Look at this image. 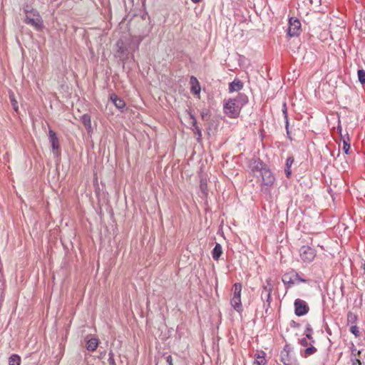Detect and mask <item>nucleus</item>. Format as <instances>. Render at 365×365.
Here are the masks:
<instances>
[{"instance_id": "1", "label": "nucleus", "mask_w": 365, "mask_h": 365, "mask_svg": "<svg viewBox=\"0 0 365 365\" xmlns=\"http://www.w3.org/2000/svg\"><path fill=\"white\" fill-rule=\"evenodd\" d=\"M25 12L24 22L32 26L36 31H41L43 29V21L38 12L36 10L29 11L27 9H25Z\"/></svg>"}, {"instance_id": "2", "label": "nucleus", "mask_w": 365, "mask_h": 365, "mask_svg": "<svg viewBox=\"0 0 365 365\" xmlns=\"http://www.w3.org/2000/svg\"><path fill=\"white\" fill-rule=\"evenodd\" d=\"M282 280L284 284L288 285V288L291 287L293 284L299 282H307L308 280L300 277L298 273L294 269H291L286 272L282 278Z\"/></svg>"}, {"instance_id": "3", "label": "nucleus", "mask_w": 365, "mask_h": 365, "mask_svg": "<svg viewBox=\"0 0 365 365\" xmlns=\"http://www.w3.org/2000/svg\"><path fill=\"white\" fill-rule=\"evenodd\" d=\"M241 291V284L235 283L233 286V297L231 299V304L233 307V308L237 312H240L242 307Z\"/></svg>"}, {"instance_id": "4", "label": "nucleus", "mask_w": 365, "mask_h": 365, "mask_svg": "<svg viewBox=\"0 0 365 365\" xmlns=\"http://www.w3.org/2000/svg\"><path fill=\"white\" fill-rule=\"evenodd\" d=\"M224 109L225 113L231 117V118H236L238 116L240 111L241 110V108L239 107V105H237L232 99H229L225 104H224Z\"/></svg>"}, {"instance_id": "5", "label": "nucleus", "mask_w": 365, "mask_h": 365, "mask_svg": "<svg viewBox=\"0 0 365 365\" xmlns=\"http://www.w3.org/2000/svg\"><path fill=\"white\" fill-rule=\"evenodd\" d=\"M299 255L302 260L305 263L311 262L316 256L314 250L309 246H302L299 250Z\"/></svg>"}, {"instance_id": "6", "label": "nucleus", "mask_w": 365, "mask_h": 365, "mask_svg": "<svg viewBox=\"0 0 365 365\" xmlns=\"http://www.w3.org/2000/svg\"><path fill=\"white\" fill-rule=\"evenodd\" d=\"M294 312L297 316L305 315L309 312V307L307 302L302 299H297L294 301Z\"/></svg>"}, {"instance_id": "7", "label": "nucleus", "mask_w": 365, "mask_h": 365, "mask_svg": "<svg viewBox=\"0 0 365 365\" xmlns=\"http://www.w3.org/2000/svg\"><path fill=\"white\" fill-rule=\"evenodd\" d=\"M300 27V21L297 19L293 17L290 18L289 21L288 35L292 37L298 36Z\"/></svg>"}, {"instance_id": "8", "label": "nucleus", "mask_w": 365, "mask_h": 365, "mask_svg": "<svg viewBox=\"0 0 365 365\" xmlns=\"http://www.w3.org/2000/svg\"><path fill=\"white\" fill-rule=\"evenodd\" d=\"M260 174L262 176V182L264 185L271 186L275 181V178L272 172L267 168H262L260 170Z\"/></svg>"}, {"instance_id": "9", "label": "nucleus", "mask_w": 365, "mask_h": 365, "mask_svg": "<svg viewBox=\"0 0 365 365\" xmlns=\"http://www.w3.org/2000/svg\"><path fill=\"white\" fill-rule=\"evenodd\" d=\"M116 46L118 47L117 53L119 58L122 60L127 58L130 53L128 46L122 39H120L117 41Z\"/></svg>"}, {"instance_id": "10", "label": "nucleus", "mask_w": 365, "mask_h": 365, "mask_svg": "<svg viewBox=\"0 0 365 365\" xmlns=\"http://www.w3.org/2000/svg\"><path fill=\"white\" fill-rule=\"evenodd\" d=\"M48 136L53 151H57L59 149V141L56 133L53 130H50L48 132Z\"/></svg>"}, {"instance_id": "11", "label": "nucleus", "mask_w": 365, "mask_h": 365, "mask_svg": "<svg viewBox=\"0 0 365 365\" xmlns=\"http://www.w3.org/2000/svg\"><path fill=\"white\" fill-rule=\"evenodd\" d=\"M110 100L113 102V103L115 105V106L118 109H123L125 106V103L123 99L120 98L115 94H112L110 96Z\"/></svg>"}, {"instance_id": "12", "label": "nucleus", "mask_w": 365, "mask_h": 365, "mask_svg": "<svg viewBox=\"0 0 365 365\" xmlns=\"http://www.w3.org/2000/svg\"><path fill=\"white\" fill-rule=\"evenodd\" d=\"M191 91L194 94H199L200 92V86L197 79L195 76L190 78Z\"/></svg>"}, {"instance_id": "13", "label": "nucleus", "mask_w": 365, "mask_h": 365, "mask_svg": "<svg viewBox=\"0 0 365 365\" xmlns=\"http://www.w3.org/2000/svg\"><path fill=\"white\" fill-rule=\"evenodd\" d=\"M242 108L248 102V97L244 93H239L237 98L232 99Z\"/></svg>"}, {"instance_id": "14", "label": "nucleus", "mask_w": 365, "mask_h": 365, "mask_svg": "<svg viewBox=\"0 0 365 365\" xmlns=\"http://www.w3.org/2000/svg\"><path fill=\"white\" fill-rule=\"evenodd\" d=\"M141 41L140 38H133L130 39V41L129 43L128 46V50L130 51V53H132L135 51H136L138 48L139 44Z\"/></svg>"}, {"instance_id": "15", "label": "nucleus", "mask_w": 365, "mask_h": 365, "mask_svg": "<svg viewBox=\"0 0 365 365\" xmlns=\"http://www.w3.org/2000/svg\"><path fill=\"white\" fill-rule=\"evenodd\" d=\"M242 88V83L238 79L234 80L229 85V90L230 92L238 91L241 90Z\"/></svg>"}, {"instance_id": "16", "label": "nucleus", "mask_w": 365, "mask_h": 365, "mask_svg": "<svg viewBox=\"0 0 365 365\" xmlns=\"http://www.w3.org/2000/svg\"><path fill=\"white\" fill-rule=\"evenodd\" d=\"M222 253V246L219 243H216L215 247L212 250V255L215 260H217Z\"/></svg>"}, {"instance_id": "17", "label": "nucleus", "mask_w": 365, "mask_h": 365, "mask_svg": "<svg viewBox=\"0 0 365 365\" xmlns=\"http://www.w3.org/2000/svg\"><path fill=\"white\" fill-rule=\"evenodd\" d=\"M98 341L96 338H92L87 341L86 348L88 351H93L96 349Z\"/></svg>"}, {"instance_id": "18", "label": "nucleus", "mask_w": 365, "mask_h": 365, "mask_svg": "<svg viewBox=\"0 0 365 365\" xmlns=\"http://www.w3.org/2000/svg\"><path fill=\"white\" fill-rule=\"evenodd\" d=\"M289 346L287 345H286L284 349L281 351V359L284 364H287V363L289 362Z\"/></svg>"}, {"instance_id": "19", "label": "nucleus", "mask_w": 365, "mask_h": 365, "mask_svg": "<svg viewBox=\"0 0 365 365\" xmlns=\"http://www.w3.org/2000/svg\"><path fill=\"white\" fill-rule=\"evenodd\" d=\"M81 121L86 128H91V116L88 114H84L81 116Z\"/></svg>"}, {"instance_id": "20", "label": "nucleus", "mask_w": 365, "mask_h": 365, "mask_svg": "<svg viewBox=\"0 0 365 365\" xmlns=\"http://www.w3.org/2000/svg\"><path fill=\"white\" fill-rule=\"evenodd\" d=\"M21 359L16 354H13L9 357V365H20Z\"/></svg>"}, {"instance_id": "21", "label": "nucleus", "mask_w": 365, "mask_h": 365, "mask_svg": "<svg viewBox=\"0 0 365 365\" xmlns=\"http://www.w3.org/2000/svg\"><path fill=\"white\" fill-rule=\"evenodd\" d=\"M265 359L263 356H260L259 354L255 358L253 364L254 365H264Z\"/></svg>"}, {"instance_id": "22", "label": "nucleus", "mask_w": 365, "mask_h": 365, "mask_svg": "<svg viewBox=\"0 0 365 365\" xmlns=\"http://www.w3.org/2000/svg\"><path fill=\"white\" fill-rule=\"evenodd\" d=\"M358 78L361 84H365V71L363 69L358 70Z\"/></svg>"}, {"instance_id": "23", "label": "nucleus", "mask_w": 365, "mask_h": 365, "mask_svg": "<svg viewBox=\"0 0 365 365\" xmlns=\"http://www.w3.org/2000/svg\"><path fill=\"white\" fill-rule=\"evenodd\" d=\"M357 319L356 314L352 312H349L347 314V321L349 324H354Z\"/></svg>"}, {"instance_id": "24", "label": "nucleus", "mask_w": 365, "mask_h": 365, "mask_svg": "<svg viewBox=\"0 0 365 365\" xmlns=\"http://www.w3.org/2000/svg\"><path fill=\"white\" fill-rule=\"evenodd\" d=\"M317 351V349L312 346V344L309 345L304 351L305 356H309L314 354Z\"/></svg>"}, {"instance_id": "25", "label": "nucleus", "mask_w": 365, "mask_h": 365, "mask_svg": "<svg viewBox=\"0 0 365 365\" xmlns=\"http://www.w3.org/2000/svg\"><path fill=\"white\" fill-rule=\"evenodd\" d=\"M10 101H11V105L13 106V108L16 111H17L18 110V103L16 101V99L14 98V94L10 95Z\"/></svg>"}, {"instance_id": "26", "label": "nucleus", "mask_w": 365, "mask_h": 365, "mask_svg": "<svg viewBox=\"0 0 365 365\" xmlns=\"http://www.w3.org/2000/svg\"><path fill=\"white\" fill-rule=\"evenodd\" d=\"M350 331L353 334H354L356 336H359V327L356 325L351 326V328H350Z\"/></svg>"}, {"instance_id": "27", "label": "nucleus", "mask_w": 365, "mask_h": 365, "mask_svg": "<svg viewBox=\"0 0 365 365\" xmlns=\"http://www.w3.org/2000/svg\"><path fill=\"white\" fill-rule=\"evenodd\" d=\"M195 134L197 136V141H200L202 138V131H201V129L199 128V126H196Z\"/></svg>"}, {"instance_id": "28", "label": "nucleus", "mask_w": 365, "mask_h": 365, "mask_svg": "<svg viewBox=\"0 0 365 365\" xmlns=\"http://www.w3.org/2000/svg\"><path fill=\"white\" fill-rule=\"evenodd\" d=\"M343 144H344L343 150H344L346 154H348L349 150L350 149V144L345 140H344Z\"/></svg>"}, {"instance_id": "29", "label": "nucleus", "mask_w": 365, "mask_h": 365, "mask_svg": "<svg viewBox=\"0 0 365 365\" xmlns=\"http://www.w3.org/2000/svg\"><path fill=\"white\" fill-rule=\"evenodd\" d=\"M294 163V158L293 157H289L286 160V167L285 168H290L292 165Z\"/></svg>"}, {"instance_id": "30", "label": "nucleus", "mask_w": 365, "mask_h": 365, "mask_svg": "<svg viewBox=\"0 0 365 365\" xmlns=\"http://www.w3.org/2000/svg\"><path fill=\"white\" fill-rule=\"evenodd\" d=\"M299 344L303 346H307L309 345L312 344V343L308 341V340L305 337L300 339Z\"/></svg>"}, {"instance_id": "31", "label": "nucleus", "mask_w": 365, "mask_h": 365, "mask_svg": "<svg viewBox=\"0 0 365 365\" xmlns=\"http://www.w3.org/2000/svg\"><path fill=\"white\" fill-rule=\"evenodd\" d=\"M201 117L203 120L207 121L209 120L210 115L207 111H203L201 113Z\"/></svg>"}, {"instance_id": "32", "label": "nucleus", "mask_w": 365, "mask_h": 365, "mask_svg": "<svg viewBox=\"0 0 365 365\" xmlns=\"http://www.w3.org/2000/svg\"><path fill=\"white\" fill-rule=\"evenodd\" d=\"M108 361V365H116L112 353L109 354V358Z\"/></svg>"}, {"instance_id": "33", "label": "nucleus", "mask_w": 365, "mask_h": 365, "mask_svg": "<svg viewBox=\"0 0 365 365\" xmlns=\"http://www.w3.org/2000/svg\"><path fill=\"white\" fill-rule=\"evenodd\" d=\"M313 329L309 324L306 325V329L304 331V334H312Z\"/></svg>"}, {"instance_id": "34", "label": "nucleus", "mask_w": 365, "mask_h": 365, "mask_svg": "<svg viewBox=\"0 0 365 365\" xmlns=\"http://www.w3.org/2000/svg\"><path fill=\"white\" fill-rule=\"evenodd\" d=\"M206 187H207L206 181L201 180L200 181V188L203 192H205Z\"/></svg>"}, {"instance_id": "35", "label": "nucleus", "mask_w": 365, "mask_h": 365, "mask_svg": "<svg viewBox=\"0 0 365 365\" xmlns=\"http://www.w3.org/2000/svg\"><path fill=\"white\" fill-rule=\"evenodd\" d=\"M305 336H306L305 338H307V340L309 339L310 343H312V344L314 343V340L313 339L312 334H306Z\"/></svg>"}, {"instance_id": "36", "label": "nucleus", "mask_w": 365, "mask_h": 365, "mask_svg": "<svg viewBox=\"0 0 365 365\" xmlns=\"http://www.w3.org/2000/svg\"><path fill=\"white\" fill-rule=\"evenodd\" d=\"M190 118L192 119V125L194 126L195 128V130L196 129V126H198L197 125V120L195 119V118L192 115H190Z\"/></svg>"}, {"instance_id": "37", "label": "nucleus", "mask_w": 365, "mask_h": 365, "mask_svg": "<svg viewBox=\"0 0 365 365\" xmlns=\"http://www.w3.org/2000/svg\"><path fill=\"white\" fill-rule=\"evenodd\" d=\"M284 172H285V175H286L287 178H290V177H291V175H292V172H291L290 168H285V169H284Z\"/></svg>"}, {"instance_id": "38", "label": "nucleus", "mask_w": 365, "mask_h": 365, "mask_svg": "<svg viewBox=\"0 0 365 365\" xmlns=\"http://www.w3.org/2000/svg\"><path fill=\"white\" fill-rule=\"evenodd\" d=\"M166 361L168 362V365H173V359L170 355H169L166 357Z\"/></svg>"}, {"instance_id": "39", "label": "nucleus", "mask_w": 365, "mask_h": 365, "mask_svg": "<svg viewBox=\"0 0 365 365\" xmlns=\"http://www.w3.org/2000/svg\"><path fill=\"white\" fill-rule=\"evenodd\" d=\"M361 364L360 360L356 359L355 361H354V364Z\"/></svg>"}, {"instance_id": "40", "label": "nucleus", "mask_w": 365, "mask_h": 365, "mask_svg": "<svg viewBox=\"0 0 365 365\" xmlns=\"http://www.w3.org/2000/svg\"><path fill=\"white\" fill-rule=\"evenodd\" d=\"M193 3H199L202 0H191Z\"/></svg>"}, {"instance_id": "41", "label": "nucleus", "mask_w": 365, "mask_h": 365, "mask_svg": "<svg viewBox=\"0 0 365 365\" xmlns=\"http://www.w3.org/2000/svg\"><path fill=\"white\" fill-rule=\"evenodd\" d=\"M362 268H363V269H364V272H365V262L363 264V267H362Z\"/></svg>"}, {"instance_id": "42", "label": "nucleus", "mask_w": 365, "mask_h": 365, "mask_svg": "<svg viewBox=\"0 0 365 365\" xmlns=\"http://www.w3.org/2000/svg\"><path fill=\"white\" fill-rule=\"evenodd\" d=\"M286 124H287V125H286V128H287V126H288V122H287V121L286 122ZM287 130H288V129H287ZM289 133V132L287 131V133Z\"/></svg>"}, {"instance_id": "43", "label": "nucleus", "mask_w": 365, "mask_h": 365, "mask_svg": "<svg viewBox=\"0 0 365 365\" xmlns=\"http://www.w3.org/2000/svg\"><path fill=\"white\" fill-rule=\"evenodd\" d=\"M267 297H268V298L270 297L269 291L268 292Z\"/></svg>"}, {"instance_id": "44", "label": "nucleus", "mask_w": 365, "mask_h": 365, "mask_svg": "<svg viewBox=\"0 0 365 365\" xmlns=\"http://www.w3.org/2000/svg\"><path fill=\"white\" fill-rule=\"evenodd\" d=\"M99 210H101V207H99ZM101 212V210H96V212Z\"/></svg>"}]
</instances>
